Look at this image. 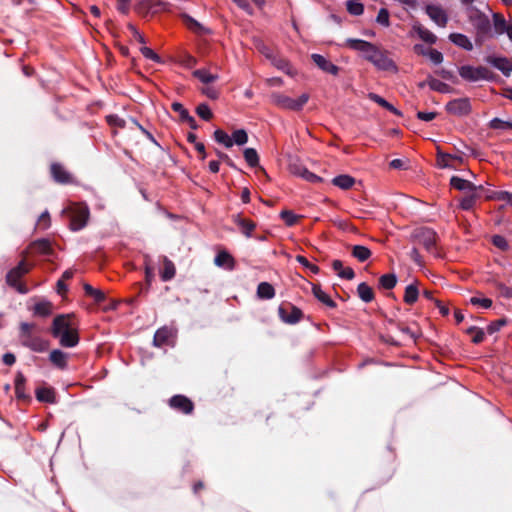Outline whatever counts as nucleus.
<instances>
[{
	"label": "nucleus",
	"mask_w": 512,
	"mask_h": 512,
	"mask_svg": "<svg viewBox=\"0 0 512 512\" xmlns=\"http://www.w3.org/2000/svg\"><path fill=\"white\" fill-rule=\"evenodd\" d=\"M51 333L59 339L63 347H74L79 342L77 324L71 314L58 315L54 318Z\"/></svg>",
	"instance_id": "nucleus-1"
},
{
	"label": "nucleus",
	"mask_w": 512,
	"mask_h": 512,
	"mask_svg": "<svg viewBox=\"0 0 512 512\" xmlns=\"http://www.w3.org/2000/svg\"><path fill=\"white\" fill-rule=\"evenodd\" d=\"M32 269V265L26 260H22L19 264L8 271L6 275L7 284L14 288L17 292L25 294L28 292L27 286L21 281L22 277L25 276Z\"/></svg>",
	"instance_id": "nucleus-2"
},
{
	"label": "nucleus",
	"mask_w": 512,
	"mask_h": 512,
	"mask_svg": "<svg viewBox=\"0 0 512 512\" xmlns=\"http://www.w3.org/2000/svg\"><path fill=\"white\" fill-rule=\"evenodd\" d=\"M70 218V228L74 231L84 228L88 222L90 212L84 203H71L65 210Z\"/></svg>",
	"instance_id": "nucleus-3"
},
{
	"label": "nucleus",
	"mask_w": 512,
	"mask_h": 512,
	"mask_svg": "<svg viewBox=\"0 0 512 512\" xmlns=\"http://www.w3.org/2000/svg\"><path fill=\"white\" fill-rule=\"evenodd\" d=\"M273 104L281 109L300 111L307 104L310 96L303 93L297 98H292L282 93H274L271 96Z\"/></svg>",
	"instance_id": "nucleus-4"
},
{
	"label": "nucleus",
	"mask_w": 512,
	"mask_h": 512,
	"mask_svg": "<svg viewBox=\"0 0 512 512\" xmlns=\"http://www.w3.org/2000/svg\"><path fill=\"white\" fill-rule=\"evenodd\" d=\"M458 73L462 79L469 82L481 80H492L493 72L485 66L462 65L458 68Z\"/></svg>",
	"instance_id": "nucleus-5"
},
{
	"label": "nucleus",
	"mask_w": 512,
	"mask_h": 512,
	"mask_svg": "<svg viewBox=\"0 0 512 512\" xmlns=\"http://www.w3.org/2000/svg\"><path fill=\"white\" fill-rule=\"evenodd\" d=\"M34 325L23 323L21 325V336L23 343L36 352H43L48 348V342L32 334Z\"/></svg>",
	"instance_id": "nucleus-6"
},
{
	"label": "nucleus",
	"mask_w": 512,
	"mask_h": 512,
	"mask_svg": "<svg viewBox=\"0 0 512 512\" xmlns=\"http://www.w3.org/2000/svg\"><path fill=\"white\" fill-rule=\"evenodd\" d=\"M366 60L373 63L378 69L385 71H396L397 67L388 54L376 46L372 49L369 55H366Z\"/></svg>",
	"instance_id": "nucleus-7"
},
{
	"label": "nucleus",
	"mask_w": 512,
	"mask_h": 512,
	"mask_svg": "<svg viewBox=\"0 0 512 512\" xmlns=\"http://www.w3.org/2000/svg\"><path fill=\"white\" fill-rule=\"evenodd\" d=\"M278 314L280 319L287 324H296L303 318V312L291 303L280 305Z\"/></svg>",
	"instance_id": "nucleus-8"
},
{
	"label": "nucleus",
	"mask_w": 512,
	"mask_h": 512,
	"mask_svg": "<svg viewBox=\"0 0 512 512\" xmlns=\"http://www.w3.org/2000/svg\"><path fill=\"white\" fill-rule=\"evenodd\" d=\"M445 108L449 114L466 116L471 112V103L468 98H458L448 102Z\"/></svg>",
	"instance_id": "nucleus-9"
},
{
	"label": "nucleus",
	"mask_w": 512,
	"mask_h": 512,
	"mask_svg": "<svg viewBox=\"0 0 512 512\" xmlns=\"http://www.w3.org/2000/svg\"><path fill=\"white\" fill-rule=\"evenodd\" d=\"M428 17L439 27H446L448 15L444 8L438 4H428L425 7Z\"/></svg>",
	"instance_id": "nucleus-10"
},
{
	"label": "nucleus",
	"mask_w": 512,
	"mask_h": 512,
	"mask_svg": "<svg viewBox=\"0 0 512 512\" xmlns=\"http://www.w3.org/2000/svg\"><path fill=\"white\" fill-rule=\"evenodd\" d=\"M169 406L183 414L189 415L194 410V403L184 395H174L169 399Z\"/></svg>",
	"instance_id": "nucleus-11"
},
{
	"label": "nucleus",
	"mask_w": 512,
	"mask_h": 512,
	"mask_svg": "<svg viewBox=\"0 0 512 512\" xmlns=\"http://www.w3.org/2000/svg\"><path fill=\"white\" fill-rule=\"evenodd\" d=\"M176 337V331L170 327H162L158 329L154 335V345L162 347L165 345H172Z\"/></svg>",
	"instance_id": "nucleus-12"
},
{
	"label": "nucleus",
	"mask_w": 512,
	"mask_h": 512,
	"mask_svg": "<svg viewBox=\"0 0 512 512\" xmlns=\"http://www.w3.org/2000/svg\"><path fill=\"white\" fill-rule=\"evenodd\" d=\"M463 164V158L457 155H451L437 151V166L440 168L456 169Z\"/></svg>",
	"instance_id": "nucleus-13"
},
{
	"label": "nucleus",
	"mask_w": 512,
	"mask_h": 512,
	"mask_svg": "<svg viewBox=\"0 0 512 512\" xmlns=\"http://www.w3.org/2000/svg\"><path fill=\"white\" fill-rule=\"evenodd\" d=\"M50 171L54 180L61 184H68L72 182L71 174L65 167L59 163H53L50 166Z\"/></svg>",
	"instance_id": "nucleus-14"
},
{
	"label": "nucleus",
	"mask_w": 512,
	"mask_h": 512,
	"mask_svg": "<svg viewBox=\"0 0 512 512\" xmlns=\"http://www.w3.org/2000/svg\"><path fill=\"white\" fill-rule=\"evenodd\" d=\"M486 61L508 76L512 72V59L506 57L488 56Z\"/></svg>",
	"instance_id": "nucleus-15"
},
{
	"label": "nucleus",
	"mask_w": 512,
	"mask_h": 512,
	"mask_svg": "<svg viewBox=\"0 0 512 512\" xmlns=\"http://www.w3.org/2000/svg\"><path fill=\"white\" fill-rule=\"evenodd\" d=\"M214 263L218 267H222L227 270H233L236 265L234 257L225 250H221L217 253Z\"/></svg>",
	"instance_id": "nucleus-16"
},
{
	"label": "nucleus",
	"mask_w": 512,
	"mask_h": 512,
	"mask_svg": "<svg viewBox=\"0 0 512 512\" xmlns=\"http://www.w3.org/2000/svg\"><path fill=\"white\" fill-rule=\"evenodd\" d=\"M312 60L324 72L332 74V75L338 74L339 68L336 65H334L332 62H330L328 59L323 57L322 55L313 54Z\"/></svg>",
	"instance_id": "nucleus-17"
},
{
	"label": "nucleus",
	"mask_w": 512,
	"mask_h": 512,
	"mask_svg": "<svg viewBox=\"0 0 512 512\" xmlns=\"http://www.w3.org/2000/svg\"><path fill=\"white\" fill-rule=\"evenodd\" d=\"M346 47L360 51L364 54V57L366 58V55H369L372 49L374 48V45L360 39H348L345 43Z\"/></svg>",
	"instance_id": "nucleus-18"
},
{
	"label": "nucleus",
	"mask_w": 512,
	"mask_h": 512,
	"mask_svg": "<svg viewBox=\"0 0 512 512\" xmlns=\"http://www.w3.org/2000/svg\"><path fill=\"white\" fill-rule=\"evenodd\" d=\"M449 40L455 44L456 46L466 50L471 51L473 49V44L470 39L461 33H451L449 35Z\"/></svg>",
	"instance_id": "nucleus-19"
},
{
	"label": "nucleus",
	"mask_w": 512,
	"mask_h": 512,
	"mask_svg": "<svg viewBox=\"0 0 512 512\" xmlns=\"http://www.w3.org/2000/svg\"><path fill=\"white\" fill-rule=\"evenodd\" d=\"M36 398L40 402L54 403L56 401L55 390L52 387H39L36 390Z\"/></svg>",
	"instance_id": "nucleus-20"
},
{
	"label": "nucleus",
	"mask_w": 512,
	"mask_h": 512,
	"mask_svg": "<svg viewBox=\"0 0 512 512\" xmlns=\"http://www.w3.org/2000/svg\"><path fill=\"white\" fill-rule=\"evenodd\" d=\"M450 183L453 188L461 191L483 190L482 186L476 187L471 182L456 176L451 178Z\"/></svg>",
	"instance_id": "nucleus-21"
},
{
	"label": "nucleus",
	"mask_w": 512,
	"mask_h": 512,
	"mask_svg": "<svg viewBox=\"0 0 512 512\" xmlns=\"http://www.w3.org/2000/svg\"><path fill=\"white\" fill-rule=\"evenodd\" d=\"M49 359L51 363L59 369H65L67 367L68 355L61 350L55 349L51 351Z\"/></svg>",
	"instance_id": "nucleus-22"
},
{
	"label": "nucleus",
	"mask_w": 512,
	"mask_h": 512,
	"mask_svg": "<svg viewBox=\"0 0 512 512\" xmlns=\"http://www.w3.org/2000/svg\"><path fill=\"white\" fill-rule=\"evenodd\" d=\"M332 267L341 278L351 280L355 276L353 269L351 267H344L342 261L340 260H334L332 262Z\"/></svg>",
	"instance_id": "nucleus-23"
},
{
	"label": "nucleus",
	"mask_w": 512,
	"mask_h": 512,
	"mask_svg": "<svg viewBox=\"0 0 512 512\" xmlns=\"http://www.w3.org/2000/svg\"><path fill=\"white\" fill-rule=\"evenodd\" d=\"M163 269L160 272L163 281L171 280L176 273L175 265L168 258L163 257L162 259Z\"/></svg>",
	"instance_id": "nucleus-24"
},
{
	"label": "nucleus",
	"mask_w": 512,
	"mask_h": 512,
	"mask_svg": "<svg viewBox=\"0 0 512 512\" xmlns=\"http://www.w3.org/2000/svg\"><path fill=\"white\" fill-rule=\"evenodd\" d=\"M333 185L343 190H348L355 184V179L350 175H339L332 180Z\"/></svg>",
	"instance_id": "nucleus-25"
},
{
	"label": "nucleus",
	"mask_w": 512,
	"mask_h": 512,
	"mask_svg": "<svg viewBox=\"0 0 512 512\" xmlns=\"http://www.w3.org/2000/svg\"><path fill=\"white\" fill-rule=\"evenodd\" d=\"M487 200H499L504 201L507 205L512 208V194L506 191H492L485 195Z\"/></svg>",
	"instance_id": "nucleus-26"
},
{
	"label": "nucleus",
	"mask_w": 512,
	"mask_h": 512,
	"mask_svg": "<svg viewBox=\"0 0 512 512\" xmlns=\"http://www.w3.org/2000/svg\"><path fill=\"white\" fill-rule=\"evenodd\" d=\"M257 296L260 299H272L275 296V289L270 283L261 282L257 287Z\"/></svg>",
	"instance_id": "nucleus-27"
},
{
	"label": "nucleus",
	"mask_w": 512,
	"mask_h": 512,
	"mask_svg": "<svg viewBox=\"0 0 512 512\" xmlns=\"http://www.w3.org/2000/svg\"><path fill=\"white\" fill-rule=\"evenodd\" d=\"M235 223L241 228L242 232L247 236L250 237L254 229L256 228V224L246 218H242L239 215L235 218Z\"/></svg>",
	"instance_id": "nucleus-28"
},
{
	"label": "nucleus",
	"mask_w": 512,
	"mask_h": 512,
	"mask_svg": "<svg viewBox=\"0 0 512 512\" xmlns=\"http://www.w3.org/2000/svg\"><path fill=\"white\" fill-rule=\"evenodd\" d=\"M351 254L360 262H364L371 257V251L366 246L355 245L351 248Z\"/></svg>",
	"instance_id": "nucleus-29"
},
{
	"label": "nucleus",
	"mask_w": 512,
	"mask_h": 512,
	"mask_svg": "<svg viewBox=\"0 0 512 512\" xmlns=\"http://www.w3.org/2000/svg\"><path fill=\"white\" fill-rule=\"evenodd\" d=\"M416 33L418 34L419 38L423 40L424 42L428 44H435L437 41V36L430 31L429 29L423 27V26H416L415 28Z\"/></svg>",
	"instance_id": "nucleus-30"
},
{
	"label": "nucleus",
	"mask_w": 512,
	"mask_h": 512,
	"mask_svg": "<svg viewBox=\"0 0 512 512\" xmlns=\"http://www.w3.org/2000/svg\"><path fill=\"white\" fill-rule=\"evenodd\" d=\"M357 293L360 299L366 303H369L374 299V291L366 283H360L358 285Z\"/></svg>",
	"instance_id": "nucleus-31"
},
{
	"label": "nucleus",
	"mask_w": 512,
	"mask_h": 512,
	"mask_svg": "<svg viewBox=\"0 0 512 512\" xmlns=\"http://www.w3.org/2000/svg\"><path fill=\"white\" fill-rule=\"evenodd\" d=\"M193 76L198 78L203 84H209L218 79L217 74H213L209 70H206V69L195 70L193 72Z\"/></svg>",
	"instance_id": "nucleus-32"
},
{
	"label": "nucleus",
	"mask_w": 512,
	"mask_h": 512,
	"mask_svg": "<svg viewBox=\"0 0 512 512\" xmlns=\"http://www.w3.org/2000/svg\"><path fill=\"white\" fill-rule=\"evenodd\" d=\"M426 83L431 90H434L437 92L448 93L451 90V88L448 84H446L436 78H433V77H428L426 80Z\"/></svg>",
	"instance_id": "nucleus-33"
},
{
	"label": "nucleus",
	"mask_w": 512,
	"mask_h": 512,
	"mask_svg": "<svg viewBox=\"0 0 512 512\" xmlns=\"http://www.w3.org/2000/svg\"><path fill=\"white\" fill-rule=\"evenodd\" d=\"M369 99L372 100L373 102L377 103L378 105H380L381 107L389 110L390 112H392L393 114L395 115H398L400 116L401 113L398 109H396L392 104H390L389 102H387L384 98H382L381 96L375 94V93H370L368 95Z\"/></svg>",
	"instance_id": "nucleus-34"
},
{
	"label": "nucleus",
	"mask_w": 512,
	"mask_h": 512,
	"mask_svg": "<svg viewBox=\"0 0 512 512\" xmlns=\"http://www.w3.org/2000/svg\"><path fill=\"white\" fill-rule=\"evenodd\" d=\"M312 291L314 296L323 304L332 308L336 306L335 302L330 298V296L325 291L321 289L320 286L314 285Z\"/></svg>",
	"instance_id": "nucleus-35"
},
{
	"label": "nucleus",
	"mask_w": 512,
	"mask_h": 512,
	"mask_svg": "<svg viewBox=\"0 0 512 512\" xmlns=\"http://www.w3.org/2000/svg\"><path fill=\"white\" fill-rule=\"evenodd\" d=\"M52 303L49 301H39L33 307L35 315L48 316L52 313Z\"/></svg>",
	"instance_id": "nucleus-36"
},
{
	"label": "nucleus",
	"mask_w": 512,
	"mask_h": 512,
	"mask_svg": "<svg viewBox=\"0 0 512 512\" xmlns=\"http://www.w3.org/2000/svg\"><path fill=\"white\" fill-rule=\"evenodd\" d=\"M25 383L26 379L23 376V374L18 373L15 377V394L16 397L19 399L27 398V395L25 393Z\"/></svg>",
	"instance_id": "nucleus-37"
},
{
	"label": "nucleus",
	"mask_w": 512,
	"mask_h": 512,
	"mask_svg": "<svg viewBox=\"0 0 512 512\" xmlns=\"http://www.w3.org/2000/svg\"><path fill=\"white\" fill-rule=\"evenodd\" d=\"M419 291L416 284H410L406 287L404 293V302L413 305L418 299Z\"/></svg>",
	"instance_id": "nucleus-38"
},
{
	"label": "nucleus",
	"mask_w": 512,
	"mask_h": 512,
	"mask_svg": "<svg viewBox=\"0 0 512 512\" xmlns=\"http://www.w3.org/2000/svg\"><path fill=\"white\" fill-rule=\"evenodd\" d=\"M280 217L289 227L296 225L302 218V216L295 214L291 210H282L280 212Z\"/></svg>",
	"instance_id": "nucleus-39"
},
{
	"label": "nucleus",
	"mask_w": 512,
	"mask_h": 512,
	"mask_svg": "<svg viewBox=\"0 0 512 512\" xmlns=\"http://www.w3.org/2000/svg\"><path fill=\"white\" fill-rule=\"evenodd\" d=\"M214 139L218 143L224 145L227 148H230L233 146V140H232L231 136H229L225 131H223L221 129L215 130Z\"/></svg>",
	"instance_id": "nucleus-40"
},
{
	"label": "nucleus",
	"mask_w": 512,
	"mask_h": 512,
	"mask_svg": "<svg viewBox=\"0 0 512 512\" xmlns=\"http://www.w3.org/2000/svg\"><path fill=\"white\" fill-rule=\"evenodd\" d=\"M294 173L311 183H317L322 181V179L319 176H317L316 174H314L313 172L309 171L304 167L297 169Z\"/></svg>",
	"instance_id": "nucleus-41"
},
{
	"label": "nucleus",
	"mask_w": 512,
	"mask_h": 512,
	"mask_svg": "<svg viewBox=\"0 0 512 512\" xmlns=\"http://www.w3.org/2000/svg\"><path fill=\"white\" fill-rule=\"evenodd\" d=\"M478 190L467 191L468 194L461 200V208L464 210H469L475 204L476 198L478 197Z\"/></svg>",
	"instance_id": "nucleus-42"
},
{
	"label": "nucleus",
	"mask_w": 512,
	"mask_h": 512,
	"mask_svg": "<svg viewBox=\"0 0 512 512\" xmlns=\"http://www.w3.org/2000/svg\"><path fill=\"white\" fill-rule=\"evenodd\" d=\"M379 283L382 288L390 290L395 287L397 278L394 274H384L379 278Z\"/></svg>",
	"instance_id": "nucleus-43"
},
{
	"label": "nucleus",
	"mask_w": 512,
	"mask_h": 512,
	"mask_svg": "<svg viewBox=\"0 0 512 512\" xmlns=\"http://www.w3.org/2000/svg\"><path fill=\"white\" fill-rule=\"evenodd\" d=\"M244 158L247 164L251 167H255L259 163L257 151L253 148H247L244 150Z\"/></svg>",
	"instance_id": "nucleus-44"
},
{
	"label": "nucleus",
	"mask_w": 512,
	"mask_h": 512,
	"mask_svg": "<svg viewBox=\"0 0 512 512\" xmlns=\"http://www.w3.org/2000/svg\"><path fill=\"white\" fill-rule=\"evenodd\" d=\"M489 127L496 130H512V122L494 118L490 121Z\"/></svg>",
	"instance_id": "nucleus-45"
},
{
	"label": "nucleus",
	"mask_w": 512,
	"mask_h": 512,
	"mask_svg": "<svg viewBox=\"0 0 512 512\" xmlns=\"http://www.w3.org/2000/svg\"><path fill=\"white\" fill-rule=\"evenodd\" d=\"M32 248L40 254H49L52 250L50 242L44 239L34 242Z\"/></svg>",
	"instance_id": "nucleus-46"
},
{
	"label": "nucleus",
	"mask_w": 512,
	"mask_h": 512,
	"mask_svg": "<svg viewBox=\"0 0 512 512\" xmlns=\"http://www.w3.org/2000/svg\"><path fill=\"white\" fill-rule=\"evenodd\" d=\"M347 11L352 15H361L364 11V7L359 0H350L346 4Z\"/></svg>",
	"instance_id": "nucleus-47"
},
{
	"label": "nucleus",
	"mask_w": 512,
	"mask_h": 512,
	"mask_svg": "<svg viewBox=\"0 0 512 512\" xmlns=\"http://www.w3.org/2000/svg\"><path fill=\"white\" fill-rule=\"evenodd\" d=\"M423 235V244L427 250H430L433 248L436 242V236L435 233L431 230H424L422 232Z\"/></svg>",
	"instance_id": "nucleus-48"
},
{
	"label": "nucleus",
	"mask_w": 512,
	"mask_h": 512,
	"mask_svg": "<svg viewBox=\"0 0 512 512\" xmlns=\"http://www.w3.org/2000/svg\"><path fill=\"white\" fill-rule=\"evenodd\" d=\"M178 62L187 68H191L196 65L197 61H196V58L193 57L192 55H190L186 52H183V53L179 54Z\"/></svg>",
	"instance_id": "nucleus-49"
},
{
	"label": "nucleus",
	"mask_w": 512,
	"mask_h": 512,
	"mask_svg": "<svg viewBox=\"0 0 512 512\" xmlns=\"http://www.w3.org/2000/svg\"><path fill=\"white\" fill-rule=\"evenodd\" d=\"M233 144L244 145L248 141V135L245 130L239 129L233 132L231 136Z\"/></svg>",
	"instance_id": "nucleus-50"
},
{
	"label": "nucleus",
	"mask_w": 512,
	"mask_h": 512,
	"mask_svg": "<svg viewBox=\"0 0 512 512\" xmlns=\"http://www.w3.org/2000/svg\"><path fill=\"white\" fill-rule=\"evenodd\" d=\"M494 27L497 33L502 34L509 23H506L504 17L500 14H494L493 16Z\"/></svg>",
	"instance_id": "nucleus-51"
},
{
	"label": "nucleus",
	"mask_w": 512,
	"mask_h": 512,
	"mask_svg": "<svg viewBox=\"0 0 512 512\" xmlns=\"http://www.w3.org/2000/svg\"><path fill=\"white\" fill-rule=\"evenodd\" d=\"M274 65L279 69L284 71L286 74L290 76H294L296 71L291 67V65L284 59H277L274 62Z\"/></svg>",
	"instance_id": "nucleus-52"
},
{
	"label": "nucleus",
	"mask_w": 512,
	"mask_h": 512,
	"mask_svg": "<svg viewBox=\"0 0 512 512\" xmlns=\"http://www.w3.org/2000/svg\"><path fill=\"white\" fill-rule=\"evenodd\" d=\"M467 333L471 336V340L474 343H481L484 340V332L483 330L475 327H471L467 330Z\"/></svg>",
	"instance_id": "nucleus-53"
},
{
	"label": "nucleus",
	"mask_w": 512,
	"mask_h": 512,
	"mask_svg": "<svg viewBox=\"0 0 512 512\" xmlns=\"http://www.w3.org/2000/svg\"><path fill=\"white\" fill-rule=\"evenodd\" d=\"M196 112L199 117H201L202 119H204L206 121L210 120L213 117V113H212L211 109L206 104L198 105Z\"/></svg>",
	"instance_id": "nucleus-54"
},
{
	"label": "nucleus",
	"mask_w": 512,
	"mask_h": 512,
	"mask_svg": "<svg viewBox=\"0 0 512 512\" xmlns=\"http://www.w3.org/2000/svg\"><path fill=\"white\" fill-rule=\"evenodd\" d=\"M427 57L434 63V64H440L443 61V55L440 51L434 49V48H428L427 49Z\"/></svg>",
	"instance_id": "nucleus-55"
},
{
	"label": "nucleus",
	"mask_w": 512,
	"mask_h": 512,
	"mask_svg": "<svg viewBox=\"0 0 512 512\" xmlns=\"http://www.w3.org/2000/svg\"><path fill=\"white\" fill-rule=\"evenodd\" d=\"M470 303L475 306H481L483 308H489L492 305V300L489 298L472 297Z\"/></svg>",
	"instance_id": "nucleus-56"
},
{
	"label": "nucleus",
	"mask_w": 512,
	"mask_h": 512,
	"mask_svg": "<svg viewBox=\"0 0 512 512\" xmlns=\"http://www.w3.org/2000/svg\"><path fill=\"white\" fill-rule=\"evenodd\" d=\"M84 289L86 293L93 296L96 301H102L104 299V294L100 290L94 289L89 284H85Z\"/></svg>",
	"instance_id": "nucleus-57"
},
{
	"label": "nucleus",
	"mask_w": 512,
	"mask_h": 512,
	"mask_svg": "<svg viewBox=\"0 0 512 512\" xmlns=\"http://www.w3.org/2000/svg\"><path fill=\"white\" fill-rule=\"evenodd\" d=\"M184 21L187 27L193 30L194 32H201L202 30H204L200 23H198L196 20L190 17H185Z\"/></svg>",
	"instance_id": "nucleus-58"
},
{
	"label": "nucleus",
	"mask_w": 512,
	"mask_h": 512,
	"mask_svg": "<svg viewBox=\"0 0 512 512\" xmlns=\"http://www.w3.org/2000/svg\"><path fill=\"white\" fill-rule=\"evenodd\" d=\"M140 51L147 59L153 60L155 62L160 61V57L149 47L143 46L141 47Z\"/></svg>",
	"instance_id": "nucleus-59"
},
{
	"label": "nucleus",
	"mask_w": 512,
	"mask_h": 512,
	"mask_svg": "<svg viewBox=\"0 0 512 512\" xmlns=\"http://www.w3.org/2000/svg\"><path fill=\"white\" fill-rule=\"evenodd\" d=\"M154 278V271L152 266L150 265V260L148 257L145 259V279L148 285L151 284L152 280Z\"/></svg>",
	"instance_id": "nucleus-60"
},
{
	"label": "nucleus",
	"mask_w": 512,
	"mask_h": 512,
	"mask_svg": "<svg viewBox=\"0 0 512 512\" xmlns=\"http://www.w3.org/2000/svg\"><path fill=\"white\" fill-rule=\"evenodd\" d=\"M37 226L41 229H47L50 226V215L48 212H44L40 215Z\"/></svg>",
	"instance_id": "nucleus-61"
},
{
	"label": "nucleus",
	"mask_w": 512,
	"mask_h": 512,
	"mask_svg": "<svg viewBox=\"0 0 512 512\" xmlns=\"http://www.w3.org/2000/svg\"><path fill=\"white\" fill-rule=\"evenodd\" d=\"M377 22L388 26L389 25V13L386 9H381L377 15Z\"/></svg>",
	"instance_id": "nucleus-62"
},
{
	"label": "nucleus",
	"mask_w": 512,
	"mask_h": 512,
	"mask_svg": "<svg viewBox=\"0 0 512 512\" xmlns=\"http://www.w3.org/2000/svg\"><path fill=\"white\" fill-rule=\"evenodd\" d=\"M493 244L502 250H505L508 247L506 239L499 235L493 237Z\"/></svg>",
	"instance_id": "nucleus-63"
},
{
	"label": "nucleus",
	"mask_w": 512,
	"mask_h": 512,
	"mask_svg": "<svg viewBox=\"0 0 512 512\" xmlns=\"http://www.w3.org/2000/svg\"><path fill=\"white\" fill-rule=\"evenodd\" d=\"M107 121L111 126H116V127H120V128L124 127V124H125L124 120H122L119 117L114 116V115L108 116Z\"/></svg>",
	"instance_id": "nucleus-64"
}]
</instances>
